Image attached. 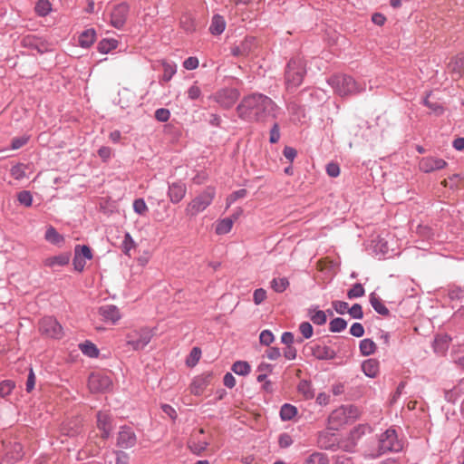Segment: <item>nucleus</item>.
<instances>
[{"mask_svg":"<svg viewBox=\"0 0 464 464\" xmlns=\"http://www.w3.org/2000/svg\"><path fill=\"white\" fill-rule=\"evenodd\" d=\"M278 105L268 96L253 92L243 97L237 106L238 117L250 123H266L270 119H276Z\"/></svg>","mask_w":464,"mask_h":464,"instance_id":"nucleus-1","label":"nucleus"},{"mask_svg":"<svg viewBox=\"0 0 464 464\" xmlns=\"http://www.w3.org/2000/svg\"><path fill=\"white\" fill-rule=\"evenodd\" d=\"M306 74V63L303 57L295 56L289 60L285 70V83L287 90L299 87Z\"/></svg>","mask_w":464,"mask_h":464,"instance_id":"nucleus-2","label":"nucleus"},{"mask_svg":"<svg viewBox=\"0 0 464 464\" xmlns=\"http://www.w3.org/2000/svg\"><path fill=\"white\" fill-rule=\"evenodd\" d=\"M327 82L342 97L357 94L364 90L363 86L346 74L333 75L327 80Z\"/></svg>","mask_w":464,"mask_h":464,"instance_id":"nucleus-3","label":"nucleus"},{"mask_svg":"<svg viewBox=\"0 0 464 464\" xmlns=\"http://www.w3.org/2000/svg\"><path fill=\"white\" fill-rule=\"evenodd\" d=\"M216 197V189L213 187L206 188L196 196L186 207L185 212L189 217H196L211 205Z\"/></svg>","mask_w":464,"mask_h":464,"instance_id":"nucleus-4","label":"nucleus"},{"mask_svg":"<svg viewBox=\"0 0 464 464\" xmlns=\"http://www.w3.org/2000/svg\"><path fill=\"white\" fill-rule=\"evenodd\" d=\"M402 449L403 443L398 439L395 430L388 429L379 437L377 454L374 457L389 452H400Z\"/></svg>","mask_w":464,"mask_h":464,"instance_id":"nucleus-5","label":"nucleus"},{"mask_svg":"<svg viewBox=\"0 0 464 464\" xmlns=\"http://www.w3.org/2000/svg\"><path fill=\"white\" fill-rule=\"evenodd\" d=\"M153 332L148 327L134 329L126 334V343L134 351L144 349L150 342Z\"/></svg>","mask_w":464,"mask_h":464,"instance_id":"nucleus-6","label":"nucleus"},{"mask_svg":"<svg viewBox=\"0 0 464 464\" xmlns=\"http://www.w3.org/2000/svg\"><path fill=\"white\" fill-rule=\"evenodd\" d=\"M39 331L42 334L54 339H61L63 335L62 325L53 316H45L41 319Z\"/></svg>","mask_w":464,"mask_h":464,"instance_id":"nucleus-7","label":"nucleus"},{"mask_svg":"<svg viewBox=\"0 0 464 464\" xmlns=\"http://www.w3.org/2000/svg\"><path fill=\"white\" fill-rule=\"evenodd\" d=\"M371 431L372 428L368 424L357 425L350 431L345 440H343L342 448H343L345 451H353L361 438Z\"/></svg>","mask_w":464,"mask_h":464,"instance_id":"nucleus-8","label":"nucleus"},{"mask_svg":"<svg viewBox=\"0 0 464 464\" xmlns=\"http://www.w3.org/2000/svg\"><path fill=\"white\" fill-rule=\"evenodd\" d=\"M137 436L130 426H121L117 433L116 445L121 449H130L135 446Z\"/></svg>","mask_w":464,"mask_h":464,"instance_id":"nucleus-9","label":"nucleus"},{"mask_svg":"<svg viewBox=\"0 0 464 464\" xmlns=\"http://www.w3.org/2000/svg\"><path fill=\"white\" fill-rule=\"evenodd\" d=\"M239 97V92L235 88H224L217 92L214 95L215 101L223 108L232 107Z\"/></svg>","mask_w":464,"mask_h":464,"instance_id":"nucleus-10","label":"nucleus"},{"mask_svg":"<svg viewBox=\"0 0 464 464\" xmlns=\"http://www.w3.org/2000/svg\"><path fill=\"white\" fill-rule=\"evenodd\" d=\"M112 385L109 376L101 373H92L88 380V386L92 392H103L111 389Z\"/></svg>","mask_w":464,"mask_h":464,"instance_id":"nucleus-11","label":"nucleus"},{"mask_svg":"<svg viewBox=\"0 0 464 464\" xmlns=\"http://www.w3.org/2000/svg\"><path fill=\"white\" fill-rule=\"evenodd\" d=\"M130 12L127 3H121L114 6L111 14V24L114 28L121 29L124 26Z\"/></svg>","mask_w":464,"mask_h":464,"instance_id":"nucleus-12","label":"nucleus"},{"mask_svg":"<svg viewBox=\"0 0 464 464\" xmlns=\"http://www.w3.org/2000/svg\"><path fill=\"white\" fill-rule=\"evenodd\" d=\"M97 428L102 431L101 437L108 440L113 430V418L108 411L97 412Z\"/></svg>","mask_w":464,"mask_h":464,"instance_id":"nucleus-13","label":"nucleus"},{"mask_svg":"<svg viewBox=\"0 0 464 464\" xmlns=\"http://www.w3.org/2000/svg\"><path fill=\"white\" fill-rule=\"evenodd\" d=\"M448 166L446 160L433 156L423 157L419 162L420 169L424 173H430L442 169Z\"/></svg>","mask_w":464,"mask_h":464,"instance_id":"nucleus-14","label":"nucleus"},{"mask_svg":"<svg viewBox=\"0 0 464 464\" xmlns=\"http://www.w3.org/2000/svg\"><path fill=\"white\" fill-rule=\"evenodd\" d=\"M99 314L105 322H110L112 324H116L121 318L119 308L114 304L102 305L99 308Z\"/></svg>","mask_w":464,"mask_h":464,"instance_id":"nucleus-15","label":"nucleus"},{"mask_svg":"<svg viewBox=\"0 0 464 464\" xmlns=\"http://www.w3.org/2000/svg\"><path fill=\"white\" fill-rule=\"evenodd\" d=\"M187 192L186 185L182 182H173L169 185L168 195L173 204L179 203Z\"/></svg>","mask_w":464,"mask_h":464,"instance_id":"nucleus-16","label":"nucleus"},{"mask_svg":"<svg viewBox=\"0 0 464 464\" xmlns=\"http://www.w3.org/2000/svg\"><path fill=\"white\" fill-rule=\"evenodd\" d=\"M312 354L317 360L329 361L336 357V352L327 345L315 344L312 347Z\"/></svg>","mask_w":464,"mask_h":464,"instance_id":"nucleus-17","label":"nucleus"},{"mask_svg":"<svg viewBox=\"0 0 464 464\" xmlns=\"http://www.w3.org/2000/svg\"><path fill=\"white\" fill-rule=\"evenodd\" d=\"M348 421L349 417L342 406L333 411L329 416V423L332 425L333 429H338V427L347 423Z\"/></svg>","mask_w":464,"mask_h":464,"instance_id":"nucleus-18","label":"nucleus"},{"mask_svg":"<svg viewBox=\"0 0 464 464\" xmlns=\"http://www.w3.org/2000/svg\"><path fill=\"white\" fill-rule=\"evenodd\" d=\"M226 25L225 18L222 15L216 14L211 18L208 31L212 35H220L225 31Z\"/></svg>","mask_w":464,"mask_h":464,"instance_id":"nucleus-19","label":"nucleus"},{"mask_svg":"<svg viewBox=\"0 0 464 464\" xmlns=\"http://www.w3.org/2000/svg\"><path fill=\"white\" fill-rule=\"evenodd\" d=\"M71 255L70 253H63L58 256L48 257L44 260V266L48 267L63 266L67 265L70 261Z\"/></svg>","mask_w":464,"mask_h":464,"instance_id":"nucleus-20","label":"nucleus"},{"mask_svg":"<svg viewBox=\"0 0 464 464\" xmlns=\"http://www.w3.org/2000/svg\"><path fill=\"white\" fill-rule=\"evenodd\" d=\"M96 39V32L94 29L90 28L84 30L78 39L79 45L82 48H89Z\"/></svg>","mask_w":464,"mask_h":464,"instance_id":"nucleus-21","label":"nucleus"},{"mask_svg":"<svg viewBox=\"0 0 464 464\" xmlns=\"http://www.w3.org/2000/svg\"><path fill=\"white\" fill-rule=\"evenodd\" d=\"M370 303L374 311L379 314L383 316H388L390 314L389 309L385 306L382 301L375 295L374 293L370 295Z\"/></svg>","mask_w":464,"mask_h":464,"instance_id":"nucleus-22","label":"nucleus"},{"mask_svg":"<svg viewBox=\"0 0 464 464\" xmlns=\"http://www.w3.org/2000/svg\"><path fill=\"white\" fill-rule=\"evenodd\" d=\"M308 315L310 320L316 325H323L327 320L325 312L318 310L316 307L309 308Z\"/></svg>","mask_w":464,"mask_h":464,"instance_id":"nucleus-23","label":"nucleus"},{"mask_svg":"<svg viewBox=\"0 0 464 464\" xmlns=\"http://www.w3.org/2000/svg\"><path fill=\"white\" fill-rule=\"evenodd\" d=\"M79 348L84 355L90 358H97L99 356V349L93 343L90 341H85L84 343H80Z\"/></svg>","mask_w":464,"mask_h":464,"instance_id":"nucleus-24","label":"nucleus"},{"mask_svg":"<svg viewBox=\"0 0 464 464\" xmlns=\"http://www.w3.org/2000/svg\"><path fill=\"white\" fill-rule=\"evenodd\" d=\"M163 74L161 81L169 82L177 72V64L173 62H162Z\"/></svg>","mask_w":464,"mask_h":464,"instance_id":"nucleus-25","label":"nucleus"},{"mask_svg":"<svg viewBox=\"0 0 464 464\" xmlns=\"http://www.w3.org/2000/svg\"><path fill=\"white\" fill-rule=\"evenodd\" d=\"M359 349L363 356H369L375 353L376 344L372 339L365 338L360 342Z\"/></svg>","mask_w":464,"mask_h":464,"instance_id":"nucleus-26","label":"nucleus"},{"mask_svg":"<svg viewBox=\"0 0 464 464\" xmlns=\"http://www.w3.org/2000/svg\"><path fill=\"white\" fill-rule=\"evenodd\" d=\"M119 42L116 39H102L98 44V51L101 53H108L118 47Z\"/></svg>","mask_w":464,"mask_h":464,"instance_id":"nucleus-27","label":"nucleus"},{"mask_svg":"<svg viewBox=\"0 0 464 464\" xmlns=\"http://www.w3.org/2000/svg\"><path fill=\"white\" fill-rule=\"evenodd\" d=\"M279 414L282 420H291L297 414V409L292 404L285 403L281 406Z\"/></svg>","mask_w":464,"mask_h":464,"instance_id":"nucleus-28","label":"nucleus"},{"mask_svg":"<svg viewBox=\"0 0 464 464\" xmlns=\"http://www.w3.org/2000/svg\"><path fill=\"white\" fill-rule=\"evenodd\" d=\"M362 371L368 377L373 378L378 373V362L374 360L369 359L362 362Z\"/></svg>","mask_w":464,"mask_h":464,"instance_id":"nucleus-29","label":"nucleus"},{"mask_svg":"<svg viewBox=\"0 0 464 464\" xmlns=\"http://www.w3.org/2000/svg\"><path fill=\"white\" fill-rule=\"evenodd\" d=\"M289 285V281L286 277L273 278L270 282V287L276 293L285 292L288 288Z\"/></svg>","mask_w":464,"mask_h":464,"instance_id":"nucleus-30","label":"nucleus"},{"mask_svg":"<svg viewBox=\"0 0 464 464\" xmlns=\"http://www.w3.org/2000/svg\"><path fill=\"white\" fill-rule=\"evenodd\" d=\"M44 237L48 242L53 245H59L64 241L63 237L60 235L53 227H49L46 229Z\"/></svg>","mask_w":464,"mask_h":464,"instance_id":"nucleus-31","label":"nucleus"},{"mask_svg":"<svg viewBox=\"0 0 464 464\" xmlns=\"http://www.w3.org/2000/svg\"><path fill=\"white\" fill-rule=\"evenodd\" d=\"M208 445L207 441L193 440L188 441V448L194 455L200 456L206 450Z\"/></svg>","mask_w":464,"mask_h":464,"instance_id":"nucleus-32","label":"nucleus"},{"mask_svg":"<svg viewBox=\"0 0 464 464\" xmlns=\"http://www.w3.org/2000/svg\"><path fill=\"white\" fill-rule=\"evenodd\" d=\"M231 370L237 375L246 376L250 372L251 367L246 361H237L233 363Z\"/></svg>","mask_w":464,"mask_h":464,"instance_id":"nucleus-33","label":"nucleus"},{"mask_svg":"<svg viewBox=\"0 0 464 464\" xmlns=\"http://www.w3.org/2000/svg\"><path fill=\"white\" fill-rule=\"evenodd\" d=\"M233 220L231 218H224L218 222L216 226V233L218 235H225L231 231Z\"/></svg>","mask_w":464,"mask_h":464,"instance_id":"nucleus-34","label":"nucleus"},{"mask_svg":"<svg viewBox=\"0 0 464 464\" xmlns=\"http://www.w3.org/2000/svg\"><path fill=\"white\" fill-rule=\"evenodd\" d=\"M347 326V322L341 317H336L330 321L329 330L332 333H340L343 331Z\"/></svg>","mask_w":464,"mask_h":464,"instance_id":"nucleus-35","label":"nucleus"},{"mask_svg":"<svg viewBox=\"0 0 464 464\" xmlns=\"http://www.w3.org/2000/svg\"><path fill=\"white\" fill-rule=\"evenodd\" d=\"M304 464H329V461L324 454L315 452L307 457Z\"/></svg>","mask_w":464,"mask_h":464,"instance_id":"nucleus-36","label":"nucleus"},{"mask_svg":"<svg viewBox=\"0 0 464 464\" xmlns=\"http://www.w3.org/2000/svg\"><path fill=\"white\" fill-rule=\"evenodd\" d=\"M207 385V380L204 377H196L191 383V392L199 395Z\"/></svg>","mask_w":464,"mask_h":464,"instance_id":"nucleus-37","label":"nucleus"},{"mask_svg":"<svg viewBox=\"0 0 464 464\" xmlns=\"http://www.w3.org/2000/svg\"><path fill=\"white\" fill-rule=\"evenodd\" d=\"M52 10V5L48 0H39L35 5V12L41 15H47Z\"/></svg>","mask_w":464,"mask_h":464,"instance_id":"nucleus-38","label":"nucleus"},{"mask_svg":"<svg viewBox=\"0 0 464 464\" xmlns=\"http://www.w3.org/2000/svg\"><path fill=\"white\" fill-rule=\"evenodd\" d=\"M25 168L23 163L14 165L10 169L11 176L16 180L23 179L25 177Z\"/></svg>","mask_w":464,"mask_h":464,"instance_id":"nucleus-39","label":"nucleus"},{"mask_svg":"<svg viewBox=\"0 0 464 464\" xmlns=\"http://www.w3.org/2000/svg\"><path fill=\"white\" fill-rule=\"evenodd\" d=\"M364 288L362 284L356 283L347 292V297L349 299L359 298L364 295Z\"/></svg>","mask_w":464,"mask_h":464,"instance_id":"nucleus-40","label":"nucleus"},{"mask_svg":"<svg viewBox=\"0 0 464 464\" xmlns=\"http://www.w3.org/2000/svg\"><path fill=\"white\" fill-rule=\"evenodd\" d=\"M15 387L14 382L11 380H5L0 382V396L5 398L8 396Z\"/></svg>","mask_w":464,"mask_h":464,"instance_id":"nucleus-41","label":"nucleus"},{"mask_svg":"<svg viewBox=\"0 0 464 464\" xmlns=\"http://www.w3.org/2000/svg\"><path fill=\"white\" fill-rule=\"evenodd\" d=\"M132 207L134 212L140 216H144L149 210L145 200L141 198H136L133 201Z\"/></svg>","mask_w":464,"mask_h":464,"instance_id":"nucleus-42","label":"nucleus"},{"mask_svg":"<svg viewBox=\"0 0 464 464\" xmlns=\"http://www.w3.org/2000/svg\"><path fill=\"white\" fill-rule=\"evenodd\" d=\"M122 251L124 252V254L126 255H130V251L135 247V242L132 238V237L130 236V233H126L124 235V238L122 240Z\"/></svg>","mask_w":464,"mask_h":464,"instance_id":"nucleus-43","label":"nucleus"},{"mask_svg":"<svg viewBox=\"0 0 464 464\" xmlns=\"http://www.w3.org/2000/svg\"><path fill=\"white\" fill-rule=\"evenodd\" d=\"M17 200L20 204L25 207H30L33 203V196L30 191L23 190L18 193Z\"/></svg>","mask_w":464,"mask_h":464,"instance_id":"nucleus-44","label":"nucleus"},{"mask_svg":"<svg viewBox=\"0 0 464 464\" xmlns=\"http://www.w3.org/2000/svg\"><path fill=\"white\" fill-rule=\"evenodd\" d=\"M77 251L80 254V256L86 260L92 259V249L86 245H76L74 247V252Z\"/></svg>","mask_w":464,"mask_h":464,"instance_id":"nucleus-45","label":"nucleus"},{"mask_svg":"<svg viewBox=\"0 0 464 464\" xmlns=\"http://www.w3.org/2000/svg\"><path fill=\"white\" fill-rule=\"evenodd\" d=\"M423 104L436 115H441L444 112V108L438 102H430L428 96L424 98Z\"/></svg>","mask_w":464,"mask_h":464,"instance_id":"nucleus-46","label":"nucleus"},{"mask_svg":"<svg viewBox=\"0 0 464 464\" xmlns=\"http://www.w3.org/2000/svg\"><path fill=\"white\" fill-rule=\"evenodd\" d=\"M275 340V336L270 330H263L259 334V342L263 345L268 346Z\"/></svg>","mask_w":464,"mask_h":464,"instance_id":"nucleus-47","label":"nucleus"},{"mask_svg":"<svg viewBox=\"0 0 464 464\" xmlns=\"http://www.w3.org/2000/svg\"><path fill=\"white\" fill-rule=\"evenodd\" d=\"M450 300H460L464 297V288L461 286H452L448 293Z\"/></svg>","mask_w":464,"mask_h":464,"instance_id":"nucleus-48","label":"nucleus"},{"mask_svg":"<svg viewBox=\"0 0 464 464\" xmlns=\"http://www.w3.org/2000/svg\"><path fill=\"white\" fill-rule=\"evenodd\" d=\"M180 25L187 33H192L196 30L194 20L190 16H185L180 20Z\"/></svg>","mask_w":464,"mask_h":464,"instance_id":"nucleus-49","label":"nucleus"},{"mask_svg":"<svg viewBox=\"0 0 464 464\" xmlns=\"http://www.w3.org/2000/svg\"><path fill=\"white\" fill-rule=\"evenodd\" d=\"M299 331L302 334L303 337L305 339H309L313 336L314 330L313 326L308 322H303L299 324Z\"/></svg>","mask_w":464,"mask_h":464,"instance_id":"nucleus-50","label":"nucleus"},{"mask_svg":"<svg viewBox=\"0 0 464 464\" xmlns=\"http://www.w3.org/2000/svg\"><path fill=\"white\" fill-rule=\"evenodd\" d=\"M201 350L198 347H193L187 360L188 365H195L200 359Z\"/></svg>","mask_w":464,"mask_h":464,"instance_id":"nucleus-51","label":"nucleus"},{"mask_svg":"<svg viewBox=\"0 0 464 464\" xmlns=\"http://www.w3.org/2000/svg\"><path fill=\"white\" fill-rule=\"evenodd\" d=\"M246 194H247V191L245 188H240L238 190L234 191L233 193H231L228 196V198L227 199V205L229 206V205L233 204L235 201H237V199L245 198L246 196Z\"/></svg>","mask_w":464,"mask_h":464,"instance_id":"nucleus-52","label":"nucleus"},{"mask_svg":"<svg viewBox=\"0 0 464 464\" xmlns=\"http://www.w3.org/2000/svg\"><path fill=\"white\" fill-rule=\"evenodd\" d=\"M29 140V136L23 135L21 137H15L12 140L11 142V149L12 150H18L24 146Z\"/></svg>","mask_w":464,"mask_h":464,"instance_id":"nucleus-53","label":"nucleus"},{"mask_svg":"<svg viewBox=\"0 0 464 464\" xmlns=\"http://www.w3.org/2000/svg\"><path fill=\"white\" fill-rule=\"evenodd\" d=\"M86 259L80 256V254L75 251L74 257L72 259V265L76 271L82 272L84 269V266L86 265Z\"/></svg>","mask_w":464,"mask_h":464,"instance_id":"nucleus-54","label":"nucleus"},{"mask_svg":"<svg viewBox=\"0 0 464 464\" xmlns=\"http://www.w3.org/2000/svg\"><path fill=\"white\" fill-rule=\"evenodd\" d=\"M280 127L277 122H275L270 129V143H276L280 140Z\"/></svg>","mask_w":464,"mask_h":464,"instance_id":"nucleus-55","label":"nucleus"},{"mask_svg":"<svg viewBox=\"0 0 464 464\" xmlns=\"http://www.w3.org/2000/svg\"><path fill=\"white\" fill-rule=\"evenodd\" d=\"M349 314L353 319H362L363 317L362 307L360 304H354L348 310Z\"/></svg>","mask_w":464,"mask_h":464,"instance_id":"nucleus-56","label":"nucleus"},{"mask_svg":"<svg viewBox=\"0 0 464 464\" xmlns=\"http://www.w3.org/2000/svg\"><path fill=\"white\" fill-rule=\"evenodd\" d=\"M266 298V291L264 288H257L254 291L253 301L255 304H262Z\"/></svg>","mask_w":464,"mask_h":464,"instance_id":"nucleus-57","label":"nucleus"},{"mask_svg":"<svg viewBox=\"0 0 464 464\" xmlns=\"http://www.w3.org/2000/svg\"><path fill=\"white\" fill-rule=\"evenodd\" d=\"M155 118L160 122H166L170 118V112L165 108L157 109L155 111Z\"/></svg>","mask_w":464,"mask_h":464,"instance_id":"nucleus-58","label":"nucleus"},{"mask_svg":"<svg viewBox=\"0 0 464 464\" xmlns=\"http://www.w3.org/2000/svg\"><path fill=\"white\" fill-rule=\"evenodd\" d=\"M332 305L339 314H344L349 310V304L344 301H334Z\"/></svg>","mask_w":464,"mask_h":464,"instance_id":"nucleus-59","label":"nucleus"},{"mask_svg":"<svg viewBox=\"0 0 464 464\" xmlns=\"http://www.w3.org/2000/svg\"><path fill=\"white\" fill-rule=\"evenodd\" d=\"M198 59L197 57L190 56L183 62V67L186 70H195L198 67Z\"/></svg>","mask_w":464,"mask_h":464,"instance_id":"nucleus-60","label":"nucleus"},{"mask_svg":"<svg viewBox=\"0 0 464 464\" xmlns=\"http://www.w3.org/2000/svg\"><path fill=\"white\" fill-rule=\"evenodd\" d=\"M278 443L283 449L288 448L293 444L292 437L288 433H282L279 436Z\"/></svg>","mask_w":464,"mask_h":464,"instance_id":"nucleus-61","label":"nucleus"},{"mask_svg":"<svg viewBox=\"0 0 464 464\" xmlns=\"http://www.w3.org/2000/svg\"><path fill=\"white\" fill-rule=\"evenodd\" d=\"M98 155L102 161L107 162L112 155V150L110 147L102 146L98 150Z\"/></svg>","mask_w":464,"mask_h":464,"instance_id":"nucleus-62","label":"nucleus"},{"mask_svg":"<svg viewBox=\"0 0 464 464\" xmlns=\"http://www.w3.org/2000/svg\"><path fill=\"white\" fill-rule=\"evenodd\" d=\"M326 173L332 177L336 178L340 175V167L337 163L330 162L326 165Z\"/></svg>","mask_w":464,"mask_h":464,"instance_id":"nucleus-63","label":"nucleus"},{"mask_svg":"<svg viewBox=\"0 0 464 464\" xmlns=\"http://www.w3.org/2000/svg\"><path fill=\"white\" fill-rule=\"evenodd\" d=\"M115 464H128L129 456L122 450H116L115 452Z\"/></svg>","mask_w":464,"mask_h":464,"instance_id":"nucleus-64","label":"nucleus"}]
</instances>
